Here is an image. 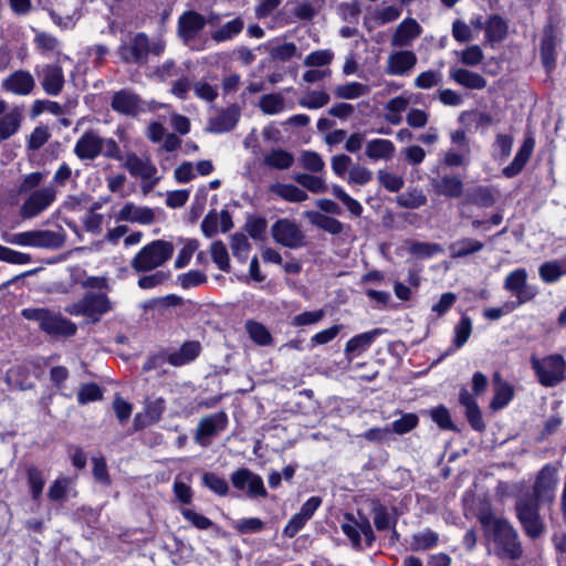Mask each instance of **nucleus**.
Here are the masks:
<instances>
[{"label":"nucleus","instance_id":"obj_11","mask_svg":"<svg viewBox=\"0 0 566 566\" xmlns=\"http://www.w3.org/2000/svg\"><path fill=\"white\" fill-rule=\"evenodd\" d=\"M220 17L212 13L208 19L196 11H186L178 19V34L186 44L197 36V34L208 23L211 27L218 25Z\"/></svg>","mask_w":566,"mask_h":566},{"label":"nucleus","instance_id":"obj_55","mask_svg":"<svg viewBox=\"0 0 566 566\" xmlns=\"http://www.w3.org/2000/svg\"><path fill=\"white\" fill-rule=\"evenodd\" d=\"M332 195L337 198L347 210L355 217H360L363 213V206L356 199L352 198L339 185L332 186Z\"/></svg>","mask_w":566,"mask_h":566},{"label":"nucleus","instance_id":"obj_64","mask_svg":"<svg viewBox=\"0 0 566 566\" xmlns=\"http://www.w3.org/2000/svg\"><path fill=\"white\" fill-rule=\"evenodd\" d=\"M328 102L329 95L326 92L312 91L300 101V105L305 108L317 109L325 106Z\"/></svg>","mask_w":566,"mask_h":566},{"label":"nucleus","instance_id":"obj_47","mask_svg":"<svg viewBox=\"0 0 566 566\" xmlns=\"http://www.w3.org/2000/svg\"><path fill=\"white\" fill-rule=\"evenodd\" d=\"M268 51L273 60L280 62H287L294 56H300V53L297 52V46L293 42L270 44Z\"/></svg>","mask_w":566,"mask_h":566},{"label":"nucleus","instance_id":"obj_30","mask_svg":"<svg viewBox=\"0 0 566 566\" xmlns=\"http://www.w3.org/2000/svg\"><path fill=\"white\" fill-rule=\"evenodd\" d=\"M460 403L465 408V416L474 430L482 431L485 428L480 409L473 396L467 388H462L459 397Z\"/></svg>","mask_w":566,"mask_h":566},{"label":"nucleus","instance_id":"obj_7","mask_svg":"<svg viewBox=\"0 0 566 566\" xmlns=\"http://www.w3.org/2000/svg\"><path fill=\"white\" fill-rule=\"evenodd\" d=\"M541 502L531 495L521 496L515 505L516 516L525 534L531 538L539 537L545 530L543 518L538 512Z\"/></svg>","mask_w":566,"mask_h":566},{"label":"nucleus","instance_id":"obj_6","mask_svg":"<svg viewBox=\"0 0 566 566\" xmlns=\"http://www.w3.org/2000/svg\"><path fill=\"white\" fill-rule=\"evenodd\" d=\"M123 166L133 177L140 179V188L145 195L151 191L160 180L156 166L147 156L128 153L123 158Z\"/></svg>","mask_w":566,"mask_h":566},{"label":"nucleus","instance_id":"obj_46","mask_svg":"<svg viewBox=\"0 0 566 566\" xmlns=\"http://www.w3.org/2000/svg\"><path fill=\"white\" fill-rule=\"evenodd\" d=\"M245 329L255 344L260 346H270L273 344V337L263 324L255 321H248L245 323Z\"/></svg>","mask_w":566,"mask_h":566},{"label":"nucleus","instance_id":"obj_10","mask_svg":"<svg viewBox=\"0 0 566 566\" xmlns=\"http://www.w3.org/2000/svg\"><path fill=\"white\" fill-rule=\"evenodd\" d=\"M340 528L356 549L361 547V536H364L367 546H371L375 541L373 527L364 515L359 514L356 517L352 513H346L340 523Z\"/></svg>","mask_w":566,"mask_h":566},{"label":"nucleus","instance_id":"obj_9","mask_svg":"<svg viewBox=\"0 0 566 566\" xmlns=\"http://www.w3.org/2000/svg\"><path fill=\"white\" fill-rule=\"evenodd\" d=\"M56 200V189L52 186L30 191L20 207V216L23 219H33L48 210Z\"/></svg>","mask_w":566,"mask_h":566},{"label":"nucleus","instance_id":"obj_16","mask_svg":"<svg viewBox=\"0 0 566 566\" xmlns=\"http://www.w3.org/2000/svg\"><path fill=\"white\" fill-rule=\"evenodd\" d=\"M228 417L224 412H217L202 418L195 433V441L201 447H208L210 439L227 428Z\"/></svg>","mask_w":566,"mask_h":566},{"label":"nucleus","instance_id":"obj_59","mask_svg":"<svg viewBox=\"0 0 566 566\" xmlns=\"http://www.w3.org/2000/svg\"><path fill=\"white\" fill-rule=\"evenodd\" d=\"M301 166L312 172H321L325 168L322 156L312 150H303L300 156Z\"/></svg>","mask_w":566,"mask_h":566},{"label":"nucleus","instance_id":"obj_43","mask_svg":"<svg viewBox=\"0 0 566 566\" xmlns=\"http://www.w3.org/2000/svg\"><path fill=\"white\" fill-rule=\"evenodd\" d=\"M407 251L417 258L430 259L433 255L442 253L443 248L438 243L410 241L407 243Z\"/></svg>","mask_w":566,"mask_h":566},{"label":"nucleus","instance_id":"obj_23","mask_svg":"<svg viewBox=\"0 0 566 566\" xmlns=\"http://www.w3.org/2000/svg\"><path fill=\"white\" fill-rule=\"evenodd\" d=\"M534 148L535 139L532 136L525 137L512 163L502 169V175L505 178H514L520 175L532 157Z\"/></svg>","mask_w":566,"mask_h":566},{"label":"nucleus","instance_id":"obj_45","mask_svg":"<svg viewBox=\"0 0 566 566\" xmlns=\"http://www.w3.org/2000/svg\"><path fill=\"white\" fill-rule=\"evenodd\" d=\"M259 107L266 115H276L285 109V98L280 93L265 94L260 98Z\"/></svg>","mask_w":566,"mask_h":566},{"label":"nucleus","instance_id":"obj_29","mask_svg":"<svg viewBox=\"0 0 566 566\" xmlns=\"http://www.w3.org/2000/svg\"><path fill=\"white\" fill-rule=\"evenodd\" d=\"M384 333L380 328H375L369 332L361 333L359 335H356L352 337L345 346V353L347 356L356 357L366 352L377 336L381 335Z\"/></svg>","mask_w":566,"mask_h":566},{"label":"nucleus","instance_id":"obj_4","mask_svg":"<svg viewBox=\"0 0 566 566\" xmlns=\"http://www.w3.org/2000/svg\"><path fill=\"white\" fill-rule=\"evenodd\" d=\"M64 230H30L4 235L6 242L20 247L57 250L65 243Z\"/></svg>","mask_w":566,"mask_h":566},{"label":"nucleus","instance_id":"obj_60","mask_svg":"<svg viewBox=\"0 0 566 566\" xmlns=\"http://www.w3.org/2000/svg\"><path fill=\"white\" fill-rule=\"evenodd\" d=\"M454 54L459 57L461 63L467 66H476L484 59L483 51L476 44L470 45L462 51H455Z\"/></svg>","mask_w":566,"mask_h":566},{"label":"nucleus","instance_id":"obj_48","mask_svg":"<svg viewBox=\"0 0 566 566\" xmlns=\"http://www.w3.org/2000/svg\"><path fill=\"white\" fill-rule=\"evenodd\" d=\"M272 191L290 202H302L308 198L304 190L294 185L277 184L272 187Z\"/></svg>","mask_w":566,"mask_h":566},{"label":"nucleus","instance_id":"obj_58","mask_svg":"<svg viewBox=\"0 0 566 566\" xmlns=\"http://www.w3.org/2000/svg\"><path fill=\"white\" fill-rule=\"evenodd\" d=\"M334 52L329 49L313 51L304 59L303 64L307 67H323L332 63Z\"/></svg>","mask_w":566,"mask_h":566},{"label":"nucleus","instance_id":"obj_20","mask_svg":"<svg viewBox=\"0 0 566 566\" xmlns=\"http://www.w3.org/2000/svg\"><path fill=\"white\" fill-rule=\"evenodd\" d=\"M35 81L29 71L18 70L8 75L1 82V88L4 92L18 96H27L32 93Z\"/></svg>","mask_w":566,"mask_h":566},{"label":"nucleus","instance_id":"obj_37","mask_svg":"<svg viewBox=\"0 0 566 566\" xmlns=\"http://www.w3.org/2000/svg\"><path fill=\"white\" fill-rule=\"evenodd\" d=\"M293 154L282 148L272 149L263 158V164L266 167L277 170L289 169L293 165Z\"/></svg>","mask_w":566,"mask_h":566},{"label":"nucleus","instance_id":"obj_42","mask_svg":"<svg viewBox=\"0 0 566 566\" xmlns=\"http://www.w3.org/2000/svg\"><path fill=\"white\" fill-rule=\"evenodd\" d=\"M506 34V22L499 15L490 17L485 24L486 40L491 43L501 42L505 39Z\"/></svg>","mask_w":566,"mask_h":566},{"label":"nucleus","instance_id":"obj_28","mask_svg":"<svg viewBox=\"0 0 566 566\" xmlns=\"http://www.w3.org/2000/svg\"><path fill=\"white\" fill-rule=\"evenodd\" d=\"M201 352V345L197 340L184 343L177 350L167 355V361L176 367L193 361Z\"/></svg>","mask_w":566,"mask_h":566},{"label":"nucleus","instance_id":"obj_21","mask_svg":"<svg viewBox=\"0 0 566 566\" xmlns=\"http://www.w3.org/2000/svg\"><path fill=\"white\" fill-rule=\"evenodd\" d=\"M558 42L559 39L556 27L548 23L543 30V39L541 42V59L547 72H551L555 67Z\"/></svg>","mask_w":566,"mask_h":566},{"label":"nucleus","instance_id":"obj_53","mask_svg":"<svg viewBox=\"0 0 566 566\" xmlns=\"http://www.w3.org/2000/svg\"><path fill=\"white\" fill-rule=\"evenodd\" d=\"M202 485L219 496H226L229 493V484L226 479L212 472H206L201 478Z\"/></svg>","mask_w":566,"mask_h":566},{"label":"nucleus","instance_id":"obj_54","mask_svg":"<svg viewBox=\"0 0 566 566\" xmlns=\"http://www.w3.org/2000/svg\"><path fill=\"white\" fill-rule=\"evenodd\" d=\"M400 207L417 209L426 205L427 197L420 189H412L399 195L396 199Z\"/></svg>","mask_w":566,"mask_h":566},{"label":"nucleus","instance_id":"obj_2","mask_svg":"<svg viewBox=\"0 0 566 566\" xmlns=\"http://www.w3.org/2000/svg\"><path fill=\"white\" fill-rule=\"evenodd\" d=\"M21 314L25 319L36 322L41 331L50 336L70 337L77 331L73 322L46 308H24Z\"/></svg>","mask_w":566,"mask_h":566},{"label":"nucleus","instance_id":"obj_61","mask_svg":"<svg viewBox=\"0 0 566 566\" xmlns=\"http://www.w3.org/2000/svg\"><path fill=\"white\" fill-rule=\"evenodd\" d=\"M437 543L438 534L431 530H426L413 535L411 546L413 551H426L434 547Z\"/></svg>","mask_w":566,"mask_h":566},{"label":"nucleus","instance_id":"obj_15","mask_svg":"<svg viewBox=\"0 0 566 566\" xmlns=\"http://www.w3.org/2000/svg\"><path fill=\"white\" fill-rule=\"evenodd\" d=\"M418 57L413 51L398 50L386 60L385 73L390 76H409L417 65Z\"/></svg>","mask_w":566,"mask_h":566},{"label":"nucleus","instance_id":"obj_49","mask_svg":"<svg viewBox=\"0 0 566 566\" xmlns=\"http://www.w3.org/2000/svg\"><path fill=\"white\" fill-rule=\"evenodd\" d=\"M369 86L359 83L350 82L339 85L335 88L334 94L338 98L355 99L369 93Z\"/></svg>","mask_w":566,"mask_h":566},{"label":"nucleus","instance_id":"obj_38","mask_svg":"<svg viewBox=\"0 0 566 566\" xmlns=\"http://www.w3.org/2000/svg\"><path fill=\"white\" fill-rule=\"evenodd\" d=\"M243 28L244 21L241 18H235L212 31L211 39L217 43L230 41L240 34Z\"/></svg>","mask_w":566,"mask_h":566},{"label":"nucleus","instance_id":"obj_19","mask_svg":"<svg viewBox=\"0 0 566 566\" xmlns=\"http://www.w3.org/2000/svg\"><path fill=\"white\" fill-rule=\"evenodd\" d=\"M158 209L146 206H137L134 202H126L116 214V221H125L149 226L155 222Z\"/></svg>","mask_w":566,"mask_h":566},{"label":"nucleus","instance_id":"obj_26","mask_svg":"<svg viewBox=\"0 0 566 566\" xmlns=\"http://www.w3.org/2000/svg\"><path fill=\"white\" fill-rule=\"evenodd\" d=\"M449 76L457 84L469 90H483L486 86V80L481 74L464 67L451 66Z\"/></svg>","mask_w":566,"mask_h":566},{"label":"nucleus","instance_id":"obj_22","mask_svg":"<svg viewBox=\"0 0 566 566\" xmlns=\"http://www.w3.org/2000/svg\"><path fill=\"white\" fill-rule=\"evenodd\" d=\"M421 32V25L415 19L407 18L397 25L390 39V44L395 48L410 46L420 36Z\"/></svg>","mask_w":566,"mask_h":566},{"label":"nucleus","instance_id":"obj_18","mask_svg":"<svg viewBox=\"0 0 566 566\" xmlns=\"http://www.w3.org/2000/svg\"><path fill=\"white\" fill-rule=\"evenodd\" d=\"M149 54V40L144 33L136 34L129 43L118 48V55L126 63L143 64Z\"/></svg>","mask_w":566,"mask_h":566},{"label":"nucleus","instance_id":"obj_44","mask_svg":"<svg viewBox=\"0 0 566 566\" xmlns=\"http://www.w3.org/2000/svg\"><path fill=\"white\" fill-rule=\"evenodd\" d=\"M25 474L31 496L34 501H39L45 485L43 472L36 467H29Z\"/></svg>","mask_w":566,"mask_h":566},{"label":"nucleus","instance_id":"obj_17","mask_svg":"<svg viewBox=\"0 0 566 566\" xmlns=\"http://www.w3.org/2000/svg\"><path fill=\"white\" fill-rule=\"evenodd\" d=\"M231 482L239 491H245L250 497H265L268 492L260 475L249 469H239L231 474Z\"/></svg>","mask_w":566,"mask_h":566},{"label":"nucleus","instance_id":"obj_56","mask_svg":"<svg viewBox=\"0 0 566 566\" xmlns=\"http://www.w3.org/2000/svg\"><path fill=\"white\" fill-rule=\"evenodd\" d=\"M294 179L298 185L313 193H322L327 190V185L321 176L297 174Z\"/></svg>","mask_w":566,"mask_h":566},{"label":"nucleus","instance_id":"obj_8","mask_svg":"<svg viewBox=\"0 0 566 566\" xmlns=\"http://www.w3.org/2000/svg\"><path fill=\"white\" fill-rule=\"evenodd\" d=\"M532 367L543 386L553 387L564 379L566 363L560 355H551L543 359L531 358Z\"/></svg>","mask_w":566,"mask_h":566},{"label":"nucleus","instance_id":"obj_12","mask_svg":"<svg viewBox=\"0 0 566 566\" xmlns=\"http://www.w3.org/2000/svg\"><path fill=\"white\" fill-rule=\"evenodd\" d=\"M527 271L520 268L510 272L503 282L504 290L515 296V301L511 302L517 307L533 300L537 293L536 289L527 284Z\"/></svg>","mask_w":566,"mask_h":566},{"label":"nucleus","instance_id":"obj_63","mask_svg":"<svg viewBox=\"0 0 566 566\" xmlns=\"http://www.w3.org/2000/svg\"><path fill=\"white\" fill-rule=\"evenodd\" d=\"M472 333V321L468 316H462L454 327V346L461 348L469 339Z\"/></svg>","mask_w":566,"mask_h":566},{"label":"nucleus","instance_id":"obj_41","mask_svg":"<svg viewBox=\"0 0 566 566\" xmlns=\"http://www.w3.org/2000/svg\"><path fill=\"white\" fill-rule=\"evenodd\" d=\"M433 187L439 195L458 198L463 190L462 181L457 177L444 176L433 182Z\"/></svg>","mask_w":566,"mask_h":566},{"label":"nucleus","instance_id":"obj_57","mask_svg":"<svg viewBox=\"0 0 566 566\" xmlns=\"http://www.w3.org/2000/svg\"><path fill=\"white\" fill-rule=\"evenodd\" d=\"M211 258L219 270L223 272L230 271V261L227 247L221 241H214L210 247Z\"/></svg>","mask_w":566,"mask_h":566},{"label":"nucleus","instance_id":"obj_14","mask_svg":"<svg viewBox=\"0 0 566 566\" xmlns=\"http://www.w3.org/2000/svg\"><path fill=\"white\" fill-rule=\"evenodd\" d=\"M274 241L290 249H297L305 243L301 227L293 220L280 219L271 228Z\"/></svg>","mask_w":566,"mask_h":566},{"label":"nucleus","instance_id":"obj_25","mask_svg":"<svg viewBox=\"0 0 566 566\" xmlns=\"http://www.w3.org/2000/svg\"><path fill=\"white\" fill-rule=\"evenodd\" d=\"M101 136L93 132H85L75 143L74 154L81 160H93L99 156Z\"/></svg>","mask_w":566,"mask_h":566},{"label":"nucleus","instance_id":"obj_62","mask_svg":"<svg viewBox=\"0 0 566 566\" xmlns=\"http://www.w3.org/2000/svg\"><path fill=\"white\" fill-rule=\"evenodd\" d=\"M231 250L240 262H245L251 250L248 238L243 233H234L231 238Z\"/></svg>","mask_w":566,"mask_h":566},{"label":"nucleus","instance_id":"obj_31","mask_svg":"<svg viewBox=\"0 0 566 566\" xmlns=\"http://www.w3.org/2000/svg\"><path fill=\"white\" fill-rule=\"evenodd\" d=\"M396 151L394 143L389 139L375 138L366 144V156L371 160H389Z\"/></svg>","mask_w":566,"mask_h":566},{"label":"nucleus","instance_id":"obj_1","mask_svg":"<svg viewBox=\"0 0 566 566\" xmlns=\"http://www.w3.org/2000/svg\"><path fill=\"white\" fill-rule=\"evenodd\" d=\"M484 537L488 544V552L501 559L515 560L522 556L523 548L518 534L512 524L493 515L490 512H482L479 515Z\"/></svg>","mask_w":566,"mask_h":566},{"label":"nucleus","instance_id":"obj_40","mask_svg":"<svg viewBox=\"0 0 566 566\" xmlns=\"http://www.w3.org/2000/svg\"><path fill=\"white\" fill-rule=\"evenodd\" d=\"M494 381L495 392L490 406L493 410H499L509 405L513 398L514 392L511 385L501 381L499 374H495Z\"/></svg>","mask_w":566,"mask_h":566},{"label":"nucleus","instance_id":"obj_13","mask_svg":"<svg viewBox=\"0 0 566 566\" xmlns=\"http://www.w3.org/2000/svg\"><path fill=\"white\" fill-rule=\"evenodd\" d=\"M558 485V470L553 464H546L538 472L532 497L541 503L553 502Z\"/></svg>","mask_w":566,"mask_h":566},{"label":"nucleus","instance_id":"obj_52","mask_svg":"<svg viewBox=\"0 0 566 566\" xmlns=\"http://www.w3.org/2000/svg\"><path fill=\"white\" fill-rule=\"evenodd\" d=\"M513 137L507 134H497L492 145V156L495 160H505L512 151Z\"/></svg>","mask_w":566,"mask_h":566},{"label":"nucleus","instance_id":"obj_32","mask_svg":"<svg viewBox=\"0 0 566 566\" xmlns=\"http://www.w3.org/2000/svg\"><path fill=\"white\" fill-rule=\"evenodd\" d=\"M22 117V109L18 106L0 117V143L10 138L19 130Z\"/></svg>","mask_w":566,"mask_h":566},{"label":"nucleus","instance_id":"obj_34","mask_svg":"<svg viewBox=\"0 0 566 566\" xmlns=\"http://www.w3.org/2000/svg\"><path fill=\"white\" fill-rule=\"evenodd\" d=\"M112 107L116 112L135 115L140 108V101L137 95L128 91H120L113 96Z\"/></svg>","mask_w":566,"mask_h":566},{"label":"nucleus","instance_id":"obj_50","mask_svg":"<svg viewBox=\"0 0 566 566\" xmlns=\"http://www.w3.org/2000/svg\"><path fill=\"white\" fill-rule=\"evenodd\" d=\"M73 489V481L70 478L62 476L52 482L49 488L48 497L51 501H65Z\"/></svg>","mask_w":566,"mask_h":566},{"label":"nucleus","instance_id":"obj_5","mask_svg":"<svg viewBox=\"0 0 566 566\" xmlns=\"http://www.w3.org/2000/svg\"><path fill=\"white\" fill-rule=\"evenodd\" d=\"M112 310V302L103 292H88L81 300L65 307L67 314L83 316L88 323H97L104 314Z\"/></svg>","mask_w":566,"mask_h":566},{"label":"nucleus","instance_id":"obj_33","mask_svg":"<svg viewBox=\"0 0 566 566\" xmlns=\"http://www.w3.org/2000/svg\"><path fill=\"white\" fill-rule=\"evenodd\" d=\"M304 217L315 227L331 233V234H339L344 230V224L329 216L323 214L317 211H305Z\"/></svg>","mask_w":566,"mask_h":566},{"label":"nucleus","instance_id":"obj_3","mask_svg":"<svg viewBox=\"0 0 566 566\" xmlns=\"http://www.w3.org/2000/svg\"><path fill=\"white\" fill-rule=\"evenodd\" d=\"M174 254L169 241L154 240L143 247L132 259L130 265L137 273L148 272L164 265Z\"/></svg>","mask_w":566,"mask_h":566},{"label":"nucleus","instance_id":"obj_51","mask_svg":"<svg viewBox=\"0 0 566 566\" xmlns=\"http://www.w3.org/2000/svg\"><path fill=\"white\" fill-rule=\"evenodd\" d=\"M538 275L545 283L557 282L564 274L559 260L547 261L539 265Z\"/></svg>","mask_w":566,"mask_h":566},{"label":"nucleus","instance_id":"obj_36","mask_svg":"<svg viewBox=\"0 0 566 566\" xmlns=\"http://www.w3.org/2000/svg\"><path fill=\"white\" fill-rule=\"evenodd\" d=\"M484 244L472 238H461L450 244L449 251L452 259L465 258L483 249Z\"/></svg>","mask_w":566,"mask_h":566},{"label":"nucleus","instance_id":"obj_24","mask_svg":"<svg viewBox=\"0 0 566 566\" xmlns=\"http://www.w3.org/2000/svg\"><path fill=\"white\" fill-rule=\"evenodd\" d=\"M166 409V401L163 398H147L144 411L135 416L134 423L137 429L145 428L160 420Z\"/></svg>","mask_w":566,"mask_h":566},{"label":"nucleus","instance_id":"obj_35","mask_svg":"<svg viewBox=\"0 0 566 566\" xmlns=\"http://www.w3.org/2000/svg\"><path fill=\"white\" fill-rule=\"evenodd\" d=\"M238 117L234 109H224L209 119L208 129L216 134L229 132L237 125Z\"/></svg>","mask_w":566,"mask_h":566},{"label":"nucleus","instance_id":"obj_27","mask_svg":"<svg viewBox=\"0 0 566 566\" xmlns=\"http://www.w3.org/2000/svg\"><path fill=\"white\" fill-rule=\"evenodd\" d=\"M42 87L49 95L56 96L61 93L64 85V75L59 65H45L42 69Z\"/></svg>","mask_w":566,"mask_h":566},{"label":"nucleus","instance_id":"obj_39","mask_svg":"<svg viewBox=\"0 0 566 566\" xmlns=\"http://www.w3.org/2000/svg\"><path fill=\"white\" fill-rule=\"evenodd\" d=\"M315 15V10L312 4L307 2L298 3L295 8L291 10L289 14L284 11H280L277 18L284 24H292L297 21H307L311 20Z\"/></svg>","mask_w":566,"mask_h":566}]
</instances>
